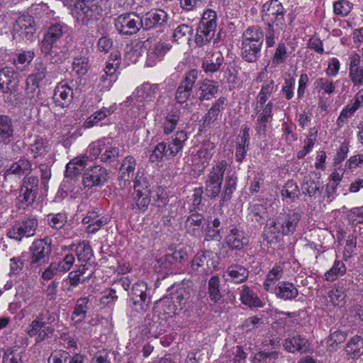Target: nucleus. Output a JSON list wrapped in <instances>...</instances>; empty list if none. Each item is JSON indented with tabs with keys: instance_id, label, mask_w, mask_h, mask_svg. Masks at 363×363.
I'll use <instances>...</instances> for the list:
<instances>
[{
	"instance_id": "f257e3e1",
	"label": "nucleus",
	"mask_w": 363,
	"mask_h": 363,
	"mask_svg": "<svg viewBox=\"0 0 363 363\" xmlns=\"http://www.w3.org/2000/svg\"><path fill=\"white\" fill-rule=\"evenodd\" d=\"M285 13L286 9L278 0H272L263 5L262 19L265 26L263 32L267 48L274 47L281 32L284 31Z\"/></svg>"
},
{
	"instance_id": "f03ea898",
	"label": "nucleus",
	"mask_w": 363,
	"mask_h": 363,
	"mask_svg": "<svg viewBox=\"0 0 363 363\" xmlns=\"http://www.w3.org/2000/svg\"><path fill=\"white\" fill-rule=\"evenodd\" d=\"M103 9L99 0H84L79 1L72 10V14L77 22L89 26L98 21L102 16Z\"/></svg>"
},
{
	"instance_id": "7ed1b4c3",
	"label": "nucleus",
	"mask_w": 363,
	"mask_h": 363,
	"mask_svg": "<svg viewBox=\"0 0 363 363\" xmlns=\"http://www.w3.org/2000/svg\"><path fill=\"white\" fill-rule=\"evenodd\" d=\"M51 251V239L48 237L35 240L30 247L29 251L30 267L36 268L48 264Z\"/></svg>"
},
{
	"instance_id": "20e7f679",
	"label": "nucleus",
	"mask_w": 363,
	"mask_h": 363,
	"mask_svg": "<svg viewBox=\"0 0 363 363\" xmlns=\"http://www.w3.org/2000/svg\"><path fill=\"white\" fill-rule=\"evenodd\" d=\"M37 30L34 18L28 14L19 16L13 25V38L32 41Z\"/></svg>"
},
{
	"instance_id": "39448f33",
	"label": "nucleus",
	"mask_w": 363,
	"mask_h": 363,
	"mask_svg": "<svg viewBox=\"0 0 363 363\" xmlns=\"http://www.w3.org/2000/svg\"><path fill=\"white\" fill-rule=\"evenodd\" d=\"M133 182V201L140 211H145L151 201L149 182L143 174H138Z\"/></svg>"
},
{
	"instance_id": "423d86ee",
	"label": "nucleus",
	"mask_w": 363,
	"mask_h": 363,
	"mask_svg": "<svg viewBox=\"0 0 363 363\" xmlns=\"http://www.w3.org/2000/svg\"><path fill=\"white\" fill-rule=\"evenodd\" d=\"M38 225L37 218L34 217L28 218L8 229L6 235L8 238L19 242L24 238L34 236Z\"/></svg>"
},
{
	"instance_id": "0eeeda50",
	"label": "nucleus",
	"mask_w": 363,
	"mask_h": 363,
	"mask_svg": "<svg viewBox=\"0 0 363 363\" xmlns=\"http://www.w3.org/2000/svg\"><path fill=\"white\" fill-rule=\"evenodd\" d=\"M39 191V180L34 176L26 177L23 179L21 187L19 201L21 206L19 208L25 209L33 205L35 201Z\"/></svg>"
},
{
	"instance_id": "6e6552de",
	"label": "nucleus",
	"mask_w": 363,
	"mask_h": 363,
	"mask_svg": "<svg viewBox=\"0 0 363 363\" xmlns=\"http://www.w3.org/2000/svg\"><path fill=\"white\" fill-rule=\"evenodd\" d=\"M227 163L225 160H221L208 174V179L206 182L205 190L208 196L215 198L220 193L221 185L223 180V174L225 171Z\"/></svg>"
},
{
	"instance_id": "1a4fd4ad",
	"label": "nucleus",
	"mask_w": 363,
	"mask_h": 363,
	"mask_svg": "<svg viewBox=\"0 0 363 363\" xmlns=\"http://www.w3.org/2000/svg\"><path fill=\"white\" fill-rule=\"evenodd\" d=\"M115 27L122 35H132L141 28L140 16L135 12L124 13L115 20Z\"/></svg>"
},
{
	"instance_id": "9d476101",
	"label": "nucleus",
	"mask_w": 363,
	"mask_h": 363,
	"mask_svg": "<svg viewBox=\"0 0 363 363\" xmlns=\"http://www.w3.org/2000/svg\"><path fill=\"white\" fill-rule=\"evenodd\" d=\"M199 77V72L191 69L185 73L175 91V100L179 104L186 103L193 93V88Z\"/></svg>"
},
{
	"instance_id": "9b49d317",
	"label": "nucleus",
	"mask_w": 363,
	"mask_h": 363,
	"mask_svg": "<svg viewBox=\"0 0 363 363\" xmlns=\"http://www.w3.org/2000/svg\"><path fill=\"white\" fill-rule=\"evenodd\" d=\"M19 74L13 67L0 69V91L2 93L16 94L19 90Z\"/></svg>"
},
{
	"instance_id": "f8f14e48",
	"label": "nucleus",
	"mask_w": 363,
	"mask_h": 363,
	"mask_svg": "<svg viewBox=\"0 0 363 363\" xmlns=\"http://www.w3.org/2000/svg\"><path fill=\"white\" fill-rule=\"evenodd\" d=\"M86 160H69L66 165L65 180L62 182V187L65 191H73L75 187L76 179L74 177L80 174L86 168Z\"/></svg>"
},
{
	"instance_id": "ddd939ff",
	"label": "nucleus",
	"mask_w": 363,
	"mask_h": 363,
	"mask_svg": "<svg viewBox=\"0 0 363 363\" xmlns=\"http://www.w3.org/2000/svg\"><path fill=\"white\" fill-rule=\"evenodd\" d=\"M218 89V82L206 78L198 82L196 86V94L193 98L197 99L201 102L210 101L216 97Z\"/></svg>"
},
{
	"instance_id": "4468645a",
	"label": "nucleus",
	"mask_w": 363,
	"mask_h": 363,
	"mask_svg": "<svg viewBox=\"0 0 363 363\" xmlns=\"http://www.w3.org/2000/svg\"><path fill=\"white\" fill-rule=\"evenodd\" d=\"M168 20L166 11L162 9H151L140 16L141 28L150 30L164 25Z\"/></svg>"
},
{
	"instance_id": "2eb2a0df",
	"label": "nucleus",
	"mask_w": 363,
	"mask_h": 363,
	"mask_svg": "<svg viewBox=\"0 0 363 363\" xmlns=\"http://www.w3.org/2000/svg\"><path fill=\"white\" fill-rule=\"evenodd\" d=\"M108 175V174L104 167L95 165L86 169L83 175V182L85 186L89 188L101 186L107 181Z\"/></svg>"
},
{
	"instance_id": "dca6fc26",
	"label": "nucleus",
	"mask_w": 363,
	"mask_h": 363,
	"mask_svg": "<svg viewBox=\"0 0 363 363\" xmlns=\"http://www.w3.org/2000/svg\"><path fill=\"white\" fill-rule=\"evenodd\" d=\"M361 61V56L357 52H352L349 56L348 77L354 87L363 86V64Z\"/></svg>"
},
{
	"instance_id": "f3484780",
	"label": "nucleus",
	"mask_w": 363,
	"mask_h": 363,
	"mask_svg": "<svg viewBox=\"0 0 363 363\" xmlns=\"http://www.w3.org/2000/svg\"><path fill=\"white\" fill-rule=\"evenodd\" d=\"M101 211V208L89 210L86 216L82 219L84 224H88L86 228V233H95L108 222V218L103 216Z\"/></svg>"
},
{
	"instance_id": "a211bd4d",
	"label": "nucleus",
	"mask_w": 363,
	"mask_h": 363,
	"mask_svg": "<svg viewBox=\"0 0 363 363\" xmlns=\"http://www.w3.org/2000/svg\"><path fill=\"white\" fill-rule=\"evenodd\" d=\"M73 97V89L67 82L62 81L55 86L53 100L56 106L67 108L72 104Z\"/></svg>"
},
{
	"instance_id": "6ab92c4d",
	"label": "nucleus",
	"mask_w": 363,
	"mask_h": 363,
	"mask_svg": "<svg viewBox=\"0 0 363 363\" xmlns=\"http://www.w3.org/2000/svg\"><path fill=\"white\" fill-rule=\"evenodd\" d=\"M323 188V182L320 181V177H317V174L311 172L303 177L301 184L303 194L316 198L321 194Z\"/></svg>"
},
{
	"instance_id": "aec40b11",
	"label": "nucleus",
	"mask_w": 363,
	"mask_h": 363,
	"mask_svg": "<svg viewBox=\"0 0 363 363\" xmlns=\"http://www.w3.org/2000/svg\"><path fill=\"white\" fill-rule=\"evenodd\" d=\"M250 272L244 266L238 264H231L228 267L223 273V277L228 282L233 284H242L249 277Z\"/></svg>"
},
{
	"instance_id": "412c9836",
	"label": "nucleus",
	"mask_w": 363,
	"mask_h": 363,
	"mask_svg": "<svg viewBox=\"0 0 363 363\" xmlns=\"http://www.w3.org/2000/svg\"><path fill=\"white\" fill-rule=\"evenodd\" d=\"M66 28L67 26L64 23H56L52 24L44 34L40 47L47 49L48 46L57 45V43L63 37Z\"/></svg>"
},
{
	"instance_id": "4be33fe9",
	"label": "nucleus",
	"mask_w": 363,
	"mask_h": 363,
	"mask_svg": "<svg viewBox=\"0 0 363 363\" xmlns=\"http://www.w3.org/2000/svg\"><path fill=\"white\" fill-rule=\"evenodd\" d=\"M26 332L30 337H35V342L38 343L50 337L55 329L52 325H44L33 320Z\"/></svg>"
},
{
	"instance_id": "5701e85b",
	"label": "nucleus",
	"mask_w": 363,
	"mask_h": 363,
	"mask_svg": "<svg viewBox=\"0 0 363 363\" xmlns=\"http://www.w3.org/2000/svg\"><path fill=\"white\" fill-rule=\"evenodd\" d=\"M282 345L284 350L291 353L304 352L308 349V340L299 334L289 335Z\"/></svg>"
},
{
	"instance_id": "b1692460",
	"label": "nucleus",
	"mask_w": 363,
	"mask_h": 363,
	"mask_svg": "<svg viewBox=\"0 0 363 363\" xmlns=\"http://www.w3.org/2000/svg\"><path fill=\"white\" fill-rule=\"evenodd\" d=\"M186 252L179 250L174 251L172 254H167L157 259V264L160 269H172L183 261L186 259Z\"/></svg>"
},
{
	"instance_id": "393cba45",
	"label": "nucleus",
	"mask_w": 363,
	"mask_h": 363,
	"mask_svg": "<svg viewBox=\"0 0 363 363\" xmlns=\"http://www.w3.org/2000/svg\"><path fill=\"white\" fill-rule=\"evenodd\" d=\"M182 115L181 108L175 105L167 109V114L162 123L163 133L169 135L177 128Z\"/></svg>"
},
{
	"instance_id": "a878e982",
	"label": "nucleus",
	"mask_w": 363,
	"mask_h": 363,
	"mask_svg": "<svg viewBox=\"0 0 363 363\" xmlns=\"http://www.w3.org/2000/svg\"><path fill=\"white\" fill-rule=\"evenodd\" d=\"M227 245L232 250H240L248 244V238L242 228H233L225 238Z\"/></svg>"
},
{
	"instance_id": "bb28decb",
	"label": "nucleus",
	"mask_w": 363,
	"mask_h": 363,
	"mask_svg": "<svg viewBox=\"0 0 363 363\" xmlns=\"http://www.w3.org/2000/svg\"><path fill=\"white\" fill-rule=\"evenodd\" d=\"M263 43H241V57L247 62H255L260 57V52Z\"/></svg>"
},
{
	"instance_id": "cd10ccee",
	"label": "nucleus",
	"mask_w": 363,
	"mask_h": 363,
	"mask_svg": "<svg viewBox=\"0 0 363 363\" xmlns=\"http://www.w3.org/2000/svg\"><path fill=\"white\" fill-rule=\"evenodd\" d=\"M271 293H274L277 297L285 301L294 299L298 295L296 286L289 281L279 282Z\"/></svg>"
},
{
	"instance_id": "c85d7f7f",
	"label": "nucleus",
	"mask_w": 363,
	"mask_h": 363,
	"mask_svg": "<svg viewBox=\"0 0 363 363\" xmlns=\"http://www.w3.org/2000/svg\"><path fill=\"white\" fill-rule=\"evenodd\" d=\"M172 45L167 41L160 40L147 52V63L152 66L157 61H160L170 50Z\"/></svg>"
},
{
	"instance_id": "c756f323",
	"label": "nucleus",
	"mask_w": 363,
	"mask_h": 363,
	"mask_svg": "<svg viewBox=\"0 0 363 363\" xmlns=\"http://www.w3.org/2000/svg\"><path fill=\"white\" fill-rule=\"evenodd\" d=\"M40 51L45 57L50 56V62L54 64L62 63L69 56L68 48L66 47L60 48L57 45H50L47 49L40 47Z\"/></svg>"
},
{
	"instance_id": "7c9ffc66",
	"label": "nucleus",
	"mask_w": 363,
	"mask_h": 363,
	"mask_svg": "<svg viewBox=\"0 0 363 363\" xmlns=\"http://www.w3.org/2000/svg\"><path fill=\"white\" fill-rule=\"evenodd\" d=\"M240 300L245 306L250 308H260L263 303L252 289L247 285H242L240 289Z\"/></svg>"
},
{
	"instance_id": "2f4dec72",
	"label": "nucleus",
	"mask_w": 363,
	"mask_h": 363,
	"mask_svg": "<svg viewBox=\"0 0 363 363\" xmlns=\"http://www.w3.org/2000/svg\"><path fill=\"white\" fill-rule=\"evenodd\" d=\"M131 300L134 301V305H136V298L139 297L143 301V307L147 306L146 302H151L150 289L148 288L147 284L144 281H138L134 284L131 293L129 295Z\"/></svg>"
},
{
	"instance_id": "473e14b6",
	"label": "nucleus",
	"mask_w": 363,
	"mask_h": 363,
	"mask_svg": "<svg viewBox=\"0 0 363 363\" xmlns=\"http://www.w3.org/2000/svg\"><path fill=\"white\" fill-rule=\"evenodd\" d=\"M223 62L224 57L221 52H213L210 57L203 60L201 68L206 74L212 75L220 70Z\"/></svg>"
},
{
	"instance_id": "72a5a7b5",
	"label": "nucleus",
	"mask_w": 363,
	"mask_h": 363,
	"mask_svg": "<svg viewBox=\"0 0 363 363\" xmlns=\"http://www.w3.org/2000/svg\"><path fill=\"white\" fill-rule=\"evenodd\" d=\"M12 119L6 115H0V143H9L13 136Z\"/></svg>"
},
{
	"instance_id": "f704fd0d",
	"label": "nucleus",
	"mask_w": 363,
	"mask_h": 363,
	"mask_svg": "<svg viewBox=\"0 0 363 363\" xmlns=\"http://www.w3.org/2000/svg\"><path fill=\"white\" fill-rule=\"evenodd\" d=\"M194 28L191 26L182 23L177 26L172 34V40L177 44H183L191 40Z\"/></svg>"
},
{
	"instance_id": "c9c22d12",
	"label": "nucleus",
	"mask_w": 363,
	"mask_h": 363,
	"mask_svg": "<svg viewBox=\"0 0 363 363\" xmlns=\"http://www.w3.org/2000/svg\"><path fill=\"white\" fill-rule=\"evenodd\" d=\"M216 30L198 25L194 42L198 48L208 45L215 36Z\"/></svg>"
},
{
	"instance_id": "e433bc0d",
	"label": "nucleus",
	"mask_w": 363,
	"mask_h": 363,
	"mask_svg": "<svg viewBox=\"0 0 363 363\" xmlns=\"http://www.w3.org/2000/svg\"><path fill=\"white\" fill-rule=\"evenodd\" d=\"M89 297H81L77 300L74 311L72 312V320H76L77 323H81L84 320L86 313L89 309Z\"/></svg>"
},
{
	"instance_id": "4c0bfd02",
	"label": "nucleus",
	"mask_w": 363,
	"mask_h": 363,
	"mask_svg": "<svg viewBox=\"0 0 363 363\" xmlns=\"http://www.w3.org/2000/svg\"><path fill=\"white\" fill-rule=\"evenodd\" d=\"M318 129L316 127L311 128L303 141V146L301 150L298 153V158L301 159L306 156L312 151L315 142L317 141Z\"/></svg>"
},
{
	"instance_id": "58836bf2",
	"label": "nucleus",
	"mask_w": 363,
	"mask_h": 363,
	"mask_svg": "<svg viewBox=\"0 0 363 363\" xmlns=\"http://www.w3.org/2000/svg\"><path fill=\"white\" fill-rule=\"evenodd\" d=\"M241 42L250 43H264L263 29L259 26H252L248 27L242 35Z\"/></svg>"
},
{
	"instance_id": "ea45409f",
	"label": "nucleus",
	"mask_w": 363,
	"mask_h": 363,
	"mask_svg": "<svg viewBox=\"0 0 363 363\" xmlns=\"http://www.w3.org/2000/svg\"><path fill=\"white\" fill-rule=\"evenodd\" d=\"M282 225V235H289L296 230V226L301 219L299 213H293L285 218H278Z\"/></svg>"
},
{
	"instance_id": "a19ab883",
	"label": "nucleus",
	"mask_w": 363,
	"mask_h": 363,
	"mask_svg": "<svg viewBox=\"0 0 363 363\" xmlns=\"http://www.w3.org/2000/svg\"><path fill=\"white\" fill-rule=\"evenodd\" d=\"M345 352L352 359H356L363 354V339L355 335L350 339L345 347Z\"/></svg>"
},
{
	"instance_id": "79ce46f5",
	"label": "nucleus",
	"mask_w": 363,
	"mask_h": 363,
	"mask_svg": "<svg viewBox=\"0 0 363 363\" xmlns=\"http://www.w3.org/2000/svg\"><path fill=\"white\" fill-rule=\"evenodd\" d=\"M34 56L35 53L33 50H25L21 53H15L11 62L17 69L22 71L26 65L30 64Z\"/></svg>"
},
{
	"instance_id": "37998d69",
	"label": "nucleus",
	"mask_w": 363,
	"mask_h": 363,
	"mask_svg": "<svg viewBox=\"0 0 363 363\" xmlns=\"http://www.w3.org/2000/svg\"><path fill=\"white\" fill-rule=\"evenodd\" d=\"M208 294L210 299L215 303L221 299L220 279L218 275L212 276L208 280Z\"/></svg>"
},
{
	"instance_id": "c03bdc74",
	"label": "nucleus",
	"mask_w": 363,
	"mask_h": 363,
	"mask_svg": "<svg viewBox=\"0 0 363 363\" xmlns=\"http://www.w3.org/2000/svg\"><path fill=\"white\" fill-rule=\"evenodd\" d=\"M283 274L282 267L280 266L274 267L267 274V278L264 282V289L269 292L274 289V284L279 280Z\"/></svg>"
},
{
	"instance_id": "a18cd8bd",
	"label": "nucleus",
	"mask_w": 363,
	"mask_h": 363,
	"mask_svg": "<svg viewBox=\"0 0 363 363\" xmlns=\"http://www.w3.org/2000/svg\"><path fill=\"white\" fill-rule=\"evenodd\" d=\"M313 86L318 93L322 92L323 94L332 95L335 89V83L328 77L318 78L315 81Z\"/></svg>"
},
{
	"instance_id": "49530a36",
	"label": "nucleus",
	"mask_w": 363,
	"mask_h": 363,
	"mask_svg": "<svg viewBox=\"0 0 363 363\" xmlns=\"http://www.w3.org/2000/svg\"><path fill=\"white\" fill-rule=\"evenodd\" d=\"M30 169L31 164L29 160H18L6 171L4 177L6 178L8 176L13 174L17 175L28 174Z\"/></svg>"
},
{
	"instance_id": "de8ad7c7",
	"label": "nucleus",
	"mask_w": 363,
	"mask_h": 363,
	"mask_svg": "<svg viewBox=\"0 0 363 363\" xmlns=\"http://www.w3.org/2000/svg\"><path fill=\"white\" fill-rule=\"evenodd\" d=\"M91 67L89 57L80 55L75 57L72 62V69L78 75H85Z\"/></svg>"
},
{
	"instance_id": "09e8293b",
	"label": "nucleus",
	"mask_w": 363,
	"mask_h": 363,
	"mask_svg": "<svg viewBox=\"0 0 363 363\" xmlns=\"http://www.w3.org/2000/svg\"><path fill=\"white\" fill-rule=\"evenodd\" d=\"M237 185V177L235 174H228L226 177L225 185L224 187V191L221 194V202L222 205L225 202L229 201L232 197V194L234 190L236 189Z\"/></svg>"
},
{
	"instance_id": "8fccbe9b",
	"label": "nucleus",
	"mask_w": 363,
	"mask_h": 363,
	"mask_svg": "<svg viewBox=\"0 0 363 363\" xmlns=\"http://www.w3.org/2000/svg\"><path fill=\"white\" fill-rule=\"evenodd\" d=\"M211 253V252L209 251H201L198 252L194 256L191 262V272L198 274L205 271L203 265L206 262L207 257L209 256Z\"/></svg>"
},
{
	"instance_id": "3c124183",
	"label": "nucleus",
	"mask_w": 363,
	"mask_h": 363,
	"mask_svg": "<svg viewBox=\"0 0 363 363\" xmlns=\"http://www.w3.org/2000/svg\"><path fill=\"white\" fill-rule=\"evenodd\" d=\"M23 354L24 352L18 351L15 347H9L4 351L2 363H24Z\"/></svg>"
},
{
	"instance_id": "603ef678",
	"label": "nucleus",
	"mask_w": 363,
	"mask_h": 363,
	"mask_svg": "<svg viewBox=\"0 0 363 363\" xmlns=\"http://www.w3.org/2000/svg\"><path fill=\"white\" fill-rule=\"evenodd\" d=\"M346 272V267L342 261L335 260L330 269L325 273V279L328 281H333L342 276Z\"/></svg>"
},
{
	"instance_id": "864d4df0",
	"label": "nucleus",
	"mask_w": 363,
	"mask_h": 363,
	"mask_svg": "<svg viewBox=\"0 0 363 363\" xmlns=\"http://www.w3.org/2000/svg\"><path fill=\"white\" fill-rule=\"evenodd\" d=\"M218 16L217 13L208 9L205 11L202 15V18L199 23V26H204L207 28L216 30L217 28Z\"/></svg>"
},
{
	"instance_id": "5fc2aeb1",
	"label": "nucleus",
	"mask_w": 363,
	"mask_h": 363,
	"mask_svg": "<svg viewBox=\"0 0 363 363\" xmlns=\"http://www.w3.org/2000/svg\"><path fill=\"white\" fill-rule=\"evenodd\" d=\"M112 111L108 108L103 107L100 110L91 114L85 121L84 126L90 128L96 125L99 121L104 120L108 116H110Z\"/></svg>"
},
{
	"instance_id": "6e6d98bb",
	"label": "nucleus",
	"mask_w": 363,
	"mask_h": 363,
	"mask_svg": "<svg viewBox=\"0 0 363 363\" xmlns=\"http://www.w3.org/2000/svg\"><path fill=\"white\" fill-rule=\"evenodd\" d=\"M77 256L79 261L86 262L93 256V251L88 241L80 242L75 249Z\"/></svg>"
},
{
	"instance_id": "4d7b16f0",
	"label": "nucleus",
	"mask_w": 363,
	"mask_h": 363,
	"mask_svg": "<svg viewBox=\"0 0 363 363\" xmlns=\"http://www.w3.org/2000/svg\"><path fill=\"white\" fill-rule=\"evenodd\" d=\"M289 57L288 49L284 43L281 42L276 48L275 52L272 57L273 65H279L286 62Z\"/></svg>"
},
{
	"instance_id": "13d9d810",
	"label": "nucleus",
	"mask_w": 363,
	"mask_h": 363,
	"mask_svg": "<svg viewBox=\"0 0 363 363\" xmlns=\"http://www.w3.org/2000/svg\"><path fill=\"white\" fill-rule=\"evenodd\" d=\"M50 149L48 141L41 138L35 139L34 143L30 145L34 158L44 157L50 151Z\"/></svg>"
},
{
	"instance_id": "bf43d9fd",
	"label": "nucleus",
	"mask_w": 363,
	"mask_h": 363,
	"mask_svg": "<svg viewBox=\"0 0 363 363\" xmlns=\"http://www.w3.org/2000/svg\"><path fill=\"white\" fill-rule=\"evenodd\" d=\"M135 301L137 302L134 305V301L131 300V297L128 299V314L131 317H135L138 314L143 313L146 312L150 306L151 302H146L147 306L143 307V301L138 297V299L136 298Z\"/></svg>"
},
{
	"instance_id": "052dcab7",
	"label": "nucleus",
	"mask_w": 363,
	"mask_h": 363,
	"mask_svg": "<svg viewBox=\"0 0 363 363\" xmlns=\"http://www.w3.org/2000/svg\"><path fill=\"white\" fill-rule=\"evenodd\" d=\"M135 166V160H123L119 168V179L123 180L125 183L129 182L130 178L133 176Z\"/></svg>"
},
{
	"instance_id": "680f3d73",
	"label": "nucleus",
	"mask_w": 363,
	"mask_h": 363,
	"mask_svg": "<svg viewBox=\"0 0 363 363\" xmlns=\"http://www.w3.org/2000/svg\"><path fill=\"white\" fill-rule=\"evenodd\" d=\"M48 224L55 229H61L67 221V216L65 213H50L47 216Z\"/></svg>"
},
{
	"instance_id": "e2e57ef3",
	"label": "nucleus",
	"mask_w": 363,
	"mask_h": 363,
	"mask_svg": "<svg viewBox=\"0 0 363 363\" xmlns=\"http://www.w3.org/2000/svg\"><path fill=\"white\" fill-rule=\"evenodd\" d=\"M360 107H362L360 105L352 100L341 111L337 118V125L341 126V124L343 123L349 117L352 116Z\"/></svg>"
},
{
	"instance_id": "0e129e2a",
	"label": "nucleus",
	"mask_w": 363,
	"mask_h": 363,
	"mask_svg": "<svg viewBox=\"0 0 363 363\" xmlns=\"http://www.w3.org/2000/svg\"><path fill=\"white\" fill-rule=\"evenodd\" d=\"M189 290L184 288H179L173 294L172 300L175 306H179L182 309L190 298Z\"/></svg>"
},
{
	"instance_id": "69168bd1",
	"label": "nucleus",
	"mask_w": 363,
	"mask_h": 363,
	"mask_svg": "<svg viewBox=\"0 0 363 363\" xmlns=\"http://www.w3.org/2000/svg\"><path fill=\"white\" fill-rule=\"evenodd\" d=\"M249 216L252 219L259 223L267 216V210L264 205L259 203L252 204L249 207Z\"/></svg>"
},
{
	"instance_id": "338daca9",
	"label": "nucleus",
	"mask_w": 363,
	"mask_h": 363,
	"mask_svg": "<svg viewBox=\"0 0 363 363\" xmlns=\"http://www.w3.org/2000/svg\"><path fill=\"white\" fill-rule=\"evenodd\" d=\"M281 196L294 201L298 197L299 188L294 181L287 182L281 189Z\"/></svg>"
},
{
	"instance_id": "774afa93",
	"label": "nucleus",
	"mask_w": 363,
	"mask_h": 363,
	"mask_svg": "<svg viewBox=\"0 0 363 363\" xmlns=\"http://www.w3.org/2000/svg\"><path fill=\"white\" fill-rule=\"evenodd\" d=\"M279 352L278 351L264 352L259 351L254 354L251 358L252 363H266L267 359L277 360L279 358Z\"/></svg>"
}]
</instances>
